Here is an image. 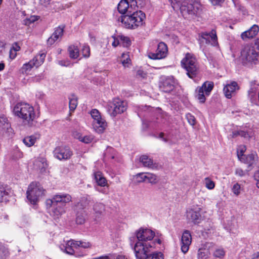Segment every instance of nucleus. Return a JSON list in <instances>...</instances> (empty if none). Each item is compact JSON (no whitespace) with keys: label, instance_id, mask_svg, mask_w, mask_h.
Here are the masks:
<instances>
[{"label":"nucleus","instance_id":"2eb2a0df","mask_svg":"<svg viewBox=\"0 0 259 259\" xmlns=\"http://www.w3.org/2000/svg\"><path fill=\"white\" fill-rule=\"evenodd\" d=\"M154 236V232L148 229L141 228L136 234L138 241L142 242H147L148 241L152 240Z\"/></svg>","mask_w":259,"mask_h":259},{"label":"nucleus","instance_id":"8fccbe9b","mask_svg":"<svg viewBox=\"0 0 259 259\" xmlns=\"http://www.w3.org/2000/svg\"><path fill=\"white\" fill-rule=\"evenodd\" d=\"M186 118L188 122L192 125H194L195 124V118L193 115L190 113H188L186 115Z\"/></svg>","mask_w":259,"mask_h":259},{"label":"nucleus","instance_id":"3c124183","mask_svg":"<svg viewBox=\"0 0 259 259\" xmlns=\"http://www.w3.org/2000/svg\"><path fill=\"white\" fill-rule=\"evenodd\" d=\"M92 259H115V255L113 254H108L105 255H102L99 257H94Z\"/></svg>","mask_w":259,"mask_h":259},{"label":"nucleus","instance_id":"c03bdc74","mask_svg":"<svg viewBox=\"0 0 259 259\" xmlns=\"http://www.w3.org/2000/svg\"><path fill=\"white\" fill-rule=\"evenodd\" d=\"M213 254L215 257L222 258L224 256L225 252L223 248H218L214 250Z\"/></svg>","mask_w":259,"mask_h":259},{"label":"nucleus","instance_id":"20e7f679","mask_svg":"<svg viewBox=\"0 0 259 259\" xmlns=\"http://www.w3.org/2000/svg\"><path fill=\"white\" fill-rule=\"evenodd\" d=\"M258 56V53L252 46H245L241 52V60L244 65L257 64Z\"/></svg>","mask_w":259,"mask_h":259},{"label":"nucleus","instance_id":"0eeeda50","mask_svg":"<svg viewBox=\"0 0 259 259\" xmlns=\"http://www.w3.org/2000/svg\"><path fill=\"white\" fill-rule=\"evenodd\" d=\"M127 103L119 98L114 99L108 105V112L112 117L121 114L126 110Z\"/></svg>","mask_w":259,"mask_h":259},{"label":"nucleus","instance_id":"ea45409f","mask_svg":"<svg viewBox=\"0 0 259 259\" xmlns=\"http://www.w3.org/2000/svg\"><path fill=\"white\" fill-rule=\"evenodd\" d=\"M144 178H146V180H147L149 183L152 184H155L157 182L156 176L152 174L146 173Z\"/></svg>","mask_w":259,"mask_h":259},{"label":"nucleus","instance_id":"5fc2aeb1","mask_svg":"<svg viewBox=\"0 0 259 259\" xmlns=\"http://www.w3.org/2000/svg\"><path fill=\"white\" fill-rule=\"evenodd\" d=\"M0 123L3 124L4 125L6 124V127L7 128H8V126H9V123L8 122V119L4 115L0 116Z\"/></svg>","mask_w":259,"mask_h":259},{"label":"nucleus","instance_id":"09e8293b","mask_svg":"<svg viewBox=\"0 0 259 259\" xmlns=\"http://www.w3.org/2000/svg\"><path fill=\"white\" fill-rule=\"evenodd\" d=\"M205 186L207 189H208L209 190H211L214 188V187L215 186L214 183L212 181H211L210 179H209L208 178H206L205 179Z\"/></svg>","mask_w":259,"mask_h":259},{"label":"nucleus","instance_id":"0e129e2a","mask_svg":"<svg viewBox=\"0 0 259 259\" xmlns=\"http://www.w3.org/2000/svg\"><path fill=\"white\" fill-rule=\"evenodd\" d=\"M164 134L163 133H160L159 134L158 138L161 139L164 142H167L168 141V139L166 138H164Z\"/></svg>","mask_w":259,"mask_h":259},{"label":"nucleus","instance_id":"f704fd0d","mask_svg":"<svg viewBox=\"0 0 259 259\" xmlns=\"http://www.w3.org/2000/svg\"><path fill=\"white\" fill-rule=\"evenodd\" d=\"M93 210L97 215L101 214L105 210V205L102 203L97 202L93 206Z\"/></svg>","mask_w":259,"mask_h":259},{"label":"nucleus","instance_id":"c756f323","mask_svg":"<svg viewBox=\"0 0 259 259\" xmlns=\"http://www.w3.org/2000/svg\"><path fill=\"white\" fill-rule=\"evenodd\" d=\"M68 51L71 58L76 59L78 57L79 52L77 46L71 45L68 47Z\"/></svg>","mask_w":259,"mask_h":259},{"label":"nucleus","instance_id":"774afa93","mask_svg":"<svg viewBox=\"0 0 259 259\" xmlns=\"http://www.w3.org/2000/svg\"><path fill=\"white\" fill-rule=\"evenodd\" d=\"M119 39H115L114 38V41L112 42V45L113 47H117L120 43Z\"/></svg>","mask_w":259,"mask_h":259},{"label":"nucleus","instance_id":"58836bf2","mask_svg":"<svg viewBox=\"0 0 259 259\" xmlns=\"http://www.w3.org/2000/svg\"><path fill=\"white\" fill-rule=\"evenodd\" d=\"M144 259H164V255L161 252H154L148 254Z\"/></svg>","mask_w":259,"mask_h":259},{"label":"nucleus","instance_id":"f8f14e48","mask_svg":"<svg viewBox=\"0 0 259 259\" xmlns=\"http://www.w3.org/2000/svg\"><path fill=\"white\" fill-rule=\"evenodd\" d=\"M45 58L46 54L44 53L36 55L29 62L23 65L22 67V73H26L34 66L38 67L44 63Z\"/></svg>","mask_w":259,"mask_h":259},{"label":"nucleus","instance_id":"a18cd8bd","mask_svg":"<svg viewBox=\"0 0 259 259\" xmlns=\"http://www.w3.org/2000/svg\"><path fill=\"white\" fill-rule=\"evenodd\" d=\"M232 2L238 12L241 13L243 15H245L246 13V10L244 7L238 3H236L233 0H232Z\"/></svg>","mask_w":259,"mask_h":259},{"label":"nucleus","instance_id":"e2e57ef3","mask_svg":"<svg viewBox=\"0 0 259 259\" xmlns=\"http://www.w3.org/2000/svg\"><path fill=\"white\" fill-rule=\"evenodd\" d=\"M137 75L142 78L146 77L147 74L142 70H138L137 72Z\"/></svg>","mask_w":259,"mask_h":259},{"label":"nucleus","instance_id":"a211bd4d","mask_svg":"<svg viewBox=\"0 0 259 259\" xmlns=\"http://www.w3.org/2000/svg\"><path fill=\"white\" fill-rule=\"evenodd\" d=\"M65 25H62L55 28L54 32L47 40V45L52 46L63 35Z\"/></svg>","mask_w":259,"mask_h":259},{"label":"nucleus","instance_id":"6e6552de","mask_svg":"<svg viewBox=\"0 0 259 259\" xmlns=\"http://www.w3.org/2000/svg\"><path fill=\"white\" fill-rule=\"evenodd\" d=\"M91 115L94 119L93 126L95 131L99 134L103 133L107 126V123L102 118L99 111L96 109H93L91 111Z\"/></svg>","mask_w":259,"mask_h":259},{"label":"nucleus","instance_id":"052dcab7","mask_svg":"<svg viewBox=\"0 0 259 259\" xmlns=\"http://www.w3.org/2000/svg\"><path fill=\"white\" fill-rule=\"evenodd\" d=\"M247 134L242 131H237L233 133V137H236L237 136L245 137Z\"/></svg>","mask_w":259,"mask_h":259},{"label":"nucleus","instance_id":"f03ea898","mask_svg":"<svg viewBox=\"0 0 259 259\" xmlns=\"http://www.w3.org/2000/svg\"><path fill=\"white\" fill-rule=\"evenodd\" d=\"M13 112L15 115L30 124L35 118L33 107L26 103H18L14 107Z\"/></svg>","mask_w":259,"mask_h":259},{"label":"nucleus","instance_id":"a878e982","mask_svg":"<svg viewBox=\"0 0 259 259\" xmlns=\"http://www.w3.org/2000/svg\"><path fill=\"white\" fill-rule=\"evenodd\" d=\"M76 211V222L77 224L81 225L84 223L87 213L85 210H75Z\"/></svg>","mask_w":259,"mask_h":259},{"label":"nucleus","instance_id":"864d4df0","mask_svg":"<svg viewBox=\"0 0 259 259\" xmlns=\"http://www.w3.org/2000/svg\"><path fill=\"white\" fill-rule=\"evenodd\" d=\"M80 141L84 143H91L93 140V138L91 136H84L83 138H79Z\"/></svg>","mask_w":259,"mask_h":259},{"label":"nucleus","instance_id":"412c9836","mask_svg":"<svg viewBox=\"0 0 259 259\" xmlns=\"http://www.w3.org/2000/svg\"><path fill=\"white\" fill-rule=\"evenodd\" d=\"M259 31V27L257 25H253L249 29L243 32L241 35V38L244 40L247 38H252L256 35Z\"/></svg>","mask_w":259,"mask_h":259},{"label":"nucleus","instance_id":"1a4fd4ad","mask_svg":"<svg viewBox=\"0 0 259 259\" xmlns=\"http://www.w3.org/2000/svg\"><path fill=\"white\" fill-rule=\"evenodd\" d=\"M152 244H153L152 243ZM153 244L149 242L138 241L134 246L135 255L138 259H144L150 252V248Z\"/></svg>","mask_w":259,"mask_h":259},{"label":"nucleus","instance_id":"5701e85b","mask_svg":"<svg viewBox=\"0 0 259 259\" xmlns=\"http://www.w3.org/2000/svg\"><path fill=\"white\" fill-rule=\"evenodd\" d=\"M10 192L9 186L0 182V202L8 200Z\"/></svg>","mask_w":259,"mask_h":259},{"label":"nucleus","instance_id":"79ce46f5","mask_svg":"<svg viewBox=\"0 0 259 259\" xmlns=\"http://www.w3.org/2000/svg\"><path fill=\"white\" fill-rule=\"evenodd\" d=\"M198 259H207L208 251L206 249L200 248L198 251Z\"/></svg>","mask_w":259,"mask_h":259},{"label":"nucleus","instance_id":"7c9ffc66","mask_svg":"<svg viewBox=\"0 0 259 259\" xmlns=\"http://www.w3.org/2000/svg\"><path fill=\"white\" fill-rule=\"evenodd\" d=\"M195 97L201 103H203L205 101V92L202 90V88L198 87L195 90Z\"/></svg>","mask_w":259,"mask_h":259},{"label":"nucleus","instance_id":"c85d7f7f","mask_svg":"<svg viewBox=\"0 0 259 259\" xmlns=\"http://www.w3.org/2000/svg\"><path fill=\"white\" fill-rule=\"evenodd\" d=\"M140 161L145 167L152 169L155 167V164L153 163V160L147 155L141 156L140 158Z\"/></svg>","mask_w":259,"mask_h":259},{"label":"nucleus","instance_id":"37998d69","mask_svg":"<svg viewBox=\"0 0 259 259\" xmlns=\"http://www.w3.org/2000/svg\"><path fill=\"white\" fill-rule=\"evenodd\" d=\"M81 53L84 58H89L90 56V48L88 45H84L81 49Z\"/></svg>","mask_w":259,"mask_h":259},{"label":"nucleus","instance_id":"6ab92c4d","mask_svg":"<svg viewBox=\"0 0 259 259\" xmlns=\"http://www.w3.org/2000/svg\"><path fill=\"white\" fill-rule=\"evenodd\" d=\"M60 247L62 251L67 254L73 255L75 253L74 249L78 248V244L77 241L71 239L67 241L65 245H61Z\"/></svg>","mask_w":259,"mask_h":259},{"label":"nucleus","instance_id":"c9c22d12","mask_svg":"<svg viewBox=\"0 0 259 259\" xmlns=\"http://www.w3.org/2000/svg\"><path fill=\"white\" fill-rule=\"evenodd\" d=\"M53 207L51 214L54 217H58L61 215L64 212V209L61 206L57 207V205H51Z\"/></svg>","mask_w":259,"mask_h":259},{"label":"nucleus","instance_id":"cd10ccee","mask_svg":"<svg viewBox=\"0 0 259 259\" xmlns=\"http://www.w3.org/2000/svg\"><path fill=\"white\" fill-rule=\"evenodd\" d=\"M94 179L99 186L104 187L107 184L106 179L100 171H97L94 173Z\"/></svg>","mask_w":259,"mask_h":259},{"label":"nucleus","instance_id":"49530a36","mask_svg":"<svg viewBox=\"0 0 259 259\" xmlns=\"http://www.w3.org/2000/svg\"><path fill=\"white\" fill-rule=\"evenodd\" d=\"M38 19V17L37 16H31L29 18L26 19L24 21L25 25H29L31 23L34 22Z\"/></svg>","mask_w":259,"mask_h":259},{"label":"nucleus","instance_id":"a19ab883","mask_svg":"<svg viewBox=\"0 0 259 259\" xmlns=\"http://www.w3.org/2000/svg\"><path fill=\"white\" fill-rule=\"evenodd\" d=\"M120 61L124 66L130 63L131 59L130 58L128 53H123L122 54Z\"/></svg>","mask_w":259,"mask_h":259},{"label":"nucleus","instance_id":"13d9d810","mask_svg":"<svg viewBox=\"0 0 259 259\" xmlns=\"http://www.w3.org/2000/svg\"><path fill=\"white\" fill-rule=\"evenodd\" d=\"M256 89L254 87L251 88L250 90L248 91V96L251 99L254 97L256 94Z\"/></svg>","mask_w":259,"mask_h":259},{"label":"nucleus","instance_id":"473e14b6","mask_svg":"<svg viewBox=\"0 0 259 259\" xmlns=\"http://www.w3.org/2000/svg\"><path fill=\"white\" fill-rule=\"evenodd\" d=\"M69 106L71 111H73L76 108L78 104L77 97L72 94L69 97Z\"/></svg>","mask_w":259,"mask_h":259},{"label":"nucleus","instance_id":"4c0bfd02","mask_svg":"<svg viewBox=\"0 0 259 259\" xmlns=\"http://www.w3.org/2000/svg\"><path fill=\"white\" fill-rule=\"evenodd\" d=\"M9 255L8 249L0 243V259H6Z\"/></svg>","mask_w":259,"mask_h":259},{"label":"nucleus","instance_id":"39448f33","mask_svg":"<svg viewBox=\"0 0 259 259\" xmlns=\"http://www.w3.org/2000/svg\"><path fill=\"white\" fill-rule=\"evenodd\" d=\"M181 65L187 71V74L190 78H193L196 76L198 67L195 58L192 55L187 53L181 61Z\"/></svg>","mask_w":259,"mask_h":259},{"label":"nucleus","instance_id":"72a5a7b5","mask_svg":"<svg viewBox=\"0 0 259 259\" xmlns=\"http://www.w3.org/2000/svg\"><path fill=\"white\" fill-rule=\"evenodd\" d=\"M35 164L38 166L41 171H45L48 165L46 160L44 158H40L36 160L35 161Z\"/></svg>","mask_w":259,"mask_h":259},{"label":"nucleus","instance_id":"69168bd1","mask_svg":"<svg viewBox=\"0 0 259 259\" xmlns=\"http://www.w3.org/2000/svg\"><path fill=\"white\" fill-rule=\"evenodd\" d=\"M16 56V53L13 51L12 49L10 50V58L12 59H14Z\"/></svg>","mask_w":259,"mask_h":259},{"label":"nucleus","instance_id":"9b49d317","mask_svg":"<svg viewBox=\"0 0 259 259\" xmlns=\"http://www.w3.org/2000/svg\"><path fill=\"white\" fill-rule=\"evenodd\" d=\"M53 153L54 157L60 160L69 159L73 155V152L70 148L66 146L57 147Z\"/></svg>","mask_w":259,"mask_h":259},{"label":"nucleus","instance_id":"f3484780","mask_svg":"<svg viewBox=\"0 0 259 259\" xmlns=\"http://www.w3.org/2000/svg\"><path fill=\"white\" fill-rule=\"evenodd\" d=\"M192 242V237L189 231L185 230L181 237V249L184 253L188 252Z\"/></svg>","mask_w":259,"mask_h":259},{"label":"nucleus","instance_id":"603ef678","mask_svg":"<svg viewBox=\"0 0 259 259\" xmlns=\"http://www.w3.org/2000/svg\"><path fill=\"white\" fill-rule=\"evenodd\" d=\"M240 186L238 183H236L234 185L232 188V191L236 195H239L240 193Z\"/></svg>","mask_w":259,"mask_h":259},{"label":"nucleus","instance_id":"b1692460","mask_svg":"<svg viewBox=\"0 0 259 259\" xmlns=\"http://www.w3.org/2000/svg\"><path fill=\"white\" fill-rule=\"evenodd\" d=\"M187 218L194 224H199L200 222L201 215L199 211L191 209L187 211Z\"/></svg>","mask_w":259,"mask_h":259},{"label":"nucleus","instance_id":"de8ad7c7","mask_svg":"<svg viewBox=\"0 0 259 259\" xmlns=\"http://www.w3.org/2000/svg\"><path fill=\"white\" fill-rule=\"evenodd\" d=\"M78 244V247H82L83 248H89L91 247L92 245L89 242H85L83 241H77Z\"/></svg>","mask_w":259,"mask_h":259},{"label":"nucleus","instance_id":"4468645a","mask_svg":"<svg viewBox=\"0 0 259 259\" xmlns=\"http://www.w3.org/2000/svg\"><path fill=\"white\" fill-rule=\"evenodd\" d=\"M167 47L163 42L158 44L155 53L150 52L148 53V57L151 59H161L164 58L167 54Z\"/></svg>","mask_w":259,"mask_h":259},{"label":"nucleus","instance_id":"423d86ee","mask_svg":"<svg viewBox=\"0 0 259 259\" xmlns=\"http://www.w3.org/2000/svg\"><path fill=\"white\" fill-rule=\"evenodd\" d=\"M45 190L39 183L32 182L28 186L27 198L31 204H35L39 198L45 194Z\"/></svg>","mask_w":259,"mask_h":259},{"label":"nucleus","instance_id":"aec40b11","mask_svg":"<svg viewBox=\"0 0 259 259\" xmlns=\"http://www.w3.org/2000/svg\"><path fill=\"white\" fill-rule=\"evenodd\" d=\"M237 90H239L237 83L235 81H232L230 84L224 87L223 91L225 97L228 99H230Z\"/></svg>","mask_w":259,"mask_h":259},{"label":"nucleus","instance_id":"2f4dec72","mask_svg":"<svg viewBox=\"0 0 259 259\" xmlns=\"http://www.w3.org/2000/svg\"><path fill=\"white\" fill-rule=\"evenodd\" d=\"M214 87V84L213 82L211 81H205L204 82L201 87L200 88H202V90L205 92V95L206 96H208L212 91Z\"/></svg>","mask_w":259,"mask_h":259},{"label":"nucleus","instance_id":"9d476101","mask_svg":"<svg viewBox=\"0 0 259 259\" xmlns=\"http://www.w3.org/2000/svg\"><path fill=\"white\" fill-rule=\"evenodd\" d=\"M199 41L200 45L206 44L213 46H217L218 42L216 31L212 29L210 32H201L199 34Z\"/></svg>","mask_w":259,"mask_h":259},{"label":"nucleus","instance_id":"680f3d73","mask_svg":"<svg viewBox=\"0 0 259 259\" xmlns=\"http://www.w3.org/2000/svg\"><path fill=\"white\" fill-rule=\"evenodd\" d=\"M213 6H221L225 0H209Z\"/></svg>","mask_w":259,"mask_h":259},{"label":"nucleus","instance_id":"4d7b16f0","mask_svg":"<svg viewBox=\"0 0 259 259\" xmlns=\"http://www.w3.org/2000/svg\"><path fill=\"white\" fill-rule=\"evenodd\" d=\"M144 176H145V174L144 173H140L137 175L136 179L137 180V182L138 183H141L145 181H146V178H144Z\"/></svg>","mask_w":259,"mask_h":259},{"label":"nucleus","instance_id":"ddd939ff","mask_svg":"<svg viewBox=\"0 0 259 259\" xmlns=\"http://www.w3.org/2000/svg\"><path fill=\"white\" fill-rule=\"evenodd\" d=\"M71 199V196L68 194H60L55 195L52 199L47 200L46 203L48 206L57 205L58 203L65 205L67 203L70 202Z\"/></svg>","mask_w":259,"mask_h":259},{"label":"nucleus","instance_id":"6e6d98bb","mask_svg":"<svg viewBox=\"0 0 259 259\" xmlns=\"http://www.w3.org/2000/svg\"><path fill=\"white\" fill-rule=\"evenodd\" d=\"M246 173V170H243L240 168H237L235 170V174L239 177L244 176Z\"/></svg>","mask_w":259,"mask_h":259},{"label":"nucleus","instance_id":"4be33fe9","mask_svg":"<svg viewBox=\"0 0 259 259\" xmlns=\"http://www.w3.org/2000/svg\"><path fill=\"white\" fill-rule=\"evenodd\" d=\"M91 201V198L88 195L81 197L79 201L75 204V210H84Z\"/></svg>","mask_w":259,"mask_h":259},{"label":"nucleus","instance_id":"bb28decb","mask_svg":"<svg viewBox=\"0 0 259 259\" xmlns=\"http://www.w3.org/2000/svg\"><path fill=\"white\" fill-rule=\"evenodd\" d=\"M39 138V134H35L30 136H27L23 139V143L28 147L32 146L36 141V140Z\"/></svg>","mask_w":259,"mask_h":259},{"label":"nucleus","instance_id":"bf43d9fd","mask_svg":"<svg viewBox=\"0 0 259 259\" xmlns=\"http://www.w3.org/2000/svg\"><path fill=\"white\" fill-rule=\"evenodd\" d=\"M51 0H39V4L45 8H48L50 4Z\"/></svg>","mask_w":259,"mask_h":259},{"label":"nucleus","instance_id":"e433bc0d","mask_svg":"<svg viewBox=\"0 0 259 259\" xmlns=\"http://www.w3.org/2000/svg\"><path fill=\"white\" fill-rule=\"evenodd\" d=\"M118 37L120 40V43H121L124 47H128L131 46V41L128 37L121 35L118 36Z\"/></svg>","mask_w":259,"mask_h":259},{"label":"nucleus","instance_id":"dca6fc26","mask_svg":"<svg viewBox=\"0 0 259 259\" xmlns=\"http://www.w3.org/2000/svg\"><path fill=\"white\" fill-rule=\"evenodd\" d=\"M175 81L172 77L162 79L159 83L160 90L165 93H169L175 88Z\"/></svg>","mask_w":259,"mask_h":259},{"label":"nucleus","instance_id":"f257e3e1","mask_svg":"<svg viewBox=\"0 0 259 259\" xmlns=\"http://www.w3.org/2000/svg\"><path fill=\"white\" fill-rule=\"evenodd\" d=\"M139 8H136L135 10L128 14L121 15L118 18V21H120L122 25L126 28L135 29L141 26L144 23L146 16L144 13Z\"/></svg>","mask_w":259,"mask_h":259},{"label":"nucleus","instance_id":"393cba45","mask_svg":"<svg viewBox=\"0 0 259 259\" xmlns=\"http://www.w3.org/2000/svg\"><path fill=\"white\" fill-rule=\"evenodd\" d=\"M238 157L241 161L248 164L249 166H251L254 162L255 155L252 153L247 155L244 154L239 155L238 154Z\"/></svg>","mask_w":259,"mask_h":259},{"label":"nucleus","instance_id":"7ed1b4c3","mask_svg":"<svg viewBox=\"0 0 259 259\" xmlns=\"http://www.w3.org/2000/svg\"><path fill=\"white\" fill-rule=\"evenodd\" d=\"M145 4L144 0H121L118 5L117 9L118 12L124 15L132 12L136 8H142Z\"/></svg>","mask_w":259,"mask_h":259},{"label":"nucleus","instance_id":"338daca9","mask_svg":"<svg viewBox=\"0 0 259 259\" xmlns=\"http://www.w3.org/2000/svg\"><path fill=\"white\" fill-rule=\"evenodd\" d=\"M20 49V47L17 45V43H15V46H13L12 48L11 49H12L13 51H15V52L16 53V52L19 51Z\"/></svg>","mask_w":259,"mask_h":259}]
</instances>
